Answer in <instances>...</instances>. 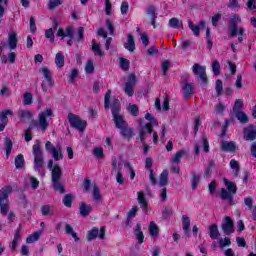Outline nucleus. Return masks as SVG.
<instances>
[{
  "label": "nucleus",
  "mask_w": 256,
  "mask_h": 256,
  "mask_svg": "<svg viewBox=\"0 0 256 256\" xmlns=\"http://www.w3.org/2000/svg\"><path fill=\"white\" fill-rule=\"evenodd\" d=\"M84 33H85V29L83 27H79L77 30L76 41L78 42L82 41Z\"/></svg>",
  "instance_id": "nucleus-64"
},
{
  "label": "nucleus",
  "mask_w": 256,
  "mask_h": 256,
  "mask_svg": "<svg viewBox=\"0 0 256 256\" xmlns=\"http://www.w3.org/2000/svg\"><path fill=\"white\" fill-rule=\"evenodd\" d=\"M33 103V94L26 93L24 94V105H32Z\"/></svg>",
  "instance_id": "nucleus-59"
},
{
  "label": "nucleus",
  "mask_w": 256,
  "mask_h": 256,
  "mask_svg": "<svg viewBox=\"0 0 256 256\" xmlns=\"http://www.w3.org/2000/svg\"><path fill=\"white\" fill-rule=\"evenodd\" d=\"M124 47L127 51H130V53L135 51V38H133V35L128 34V41L124 44Z\"/></svg>",
  "instance_id": "nucleus-27"
},
{
  "label": "nucleus",
  "mask_w": 256,
  "mask_h": 256,
  "mask_svg": "<svg viewBox=\"0 0 256 256\" xmlns=\"http://www.w3.org/2000/svg\"><path fill=\"white\" fill-rule=\"evenodd\" d=\"M230 115H235L236 119H238L240 123H243V124L249 123V117L247 116V114H245V112H243V110L230 113Z\"/></svg>",
  "instance_id": "nucleus-25"
},
{
  "label": "nucleus",
  "mask_w": 256,
  "mask_h": 256,
  "mask_svg": "<svg viewBox=\"0 0 256 256\" xmlns=\"http://www.w3.org/2000/svg\"><path fill=\"white\" fill-rule=\"evenodd\" d=\"M97 237H99L102 240L105 239V226H102L100 228V233H99V228H96V227L88 231V235H87L88 241H93V239H97Z\"/></svg>",
  "instance_id": "nucleus-9"
},
{
  "label": "nucleus",
  "mask_w": 256,
  "mask_h": 256,
  "mask_svg": "<svg viewBox=\"0 0 256 256\" xmlns=\"http://www.w3.org/2000/svg\"><path fill=\"white\" fill-rule=\"evenodd\" d=\"M182 227L185 233H189V227H191V218H189V216H182Z\"/></svg>",
  "instance_id": "nucleus-35"
},
{
  "label": "nucleus",
  "mask_w": 256,
  "mask_h": 256,
  "mask_svg": "<svg viewBox=\"0 0 256 256\" xmlns=\"http://www.w3.org/2000/svg\"><path fill=\"white\" fill-rule=\"evenodd\" d=\"M13 188L11 186H4L0 190V213L1 215H7L9 213V195H11Z\"/></svg>",
  "instance_id": "nucleus-1"
},
{
  "label": "nucleus",
  "mask_w": 256,
  "mask_h": 256,
  "mask_svg": "<svg viewBox=\"0 0 256 256\" xmlns=\"http://www.w3.org/2000/svg\"><path fill=\"white\" fill-rule=\"evenodd\" d=\"M230 167L234 171V177H239V171H241V166L239 165V161L232 159L230 161Z\"/></svg>",
  "instance_id": "nucleus-34"
},
{
  "label": "nucleus",
  "mask_w": 256,
  "mask_h": 256,
  "mask_svg": "<svg viewBox=\"0 0 256 256\" xmlns=\"http://www.w3.org/2000/svg\"><path fill=\"white\" fill-rule=\"evenodd\" d=\"M135 87L133 86H128L127 84H124V91L126 93V95H128V97H133V95L135 94Z\"/></svg>",
  "instance_id": "nucleus-57"
},
{
  "label": "nucleus",
  "mask_w": 256,
  "mask_h": 256,
  "mask_svg": "<svg viewBox=\"0 0 256 256\" xmlns=\"http://www.w3.org/2000/svg\"><path fill=\"white\" fill-rule=\"evenodd\" d=\"M148 230L152 237H157V235H159V226L153 221L150 222Z\"/></svg>",
  "instance_id": "nucleus-36"
},
{
  "label": "nucleus",
  "mask_w": 256,
  "mask_h": 256,
  "mask_svg": "<svg viewBox=\"0 0 256 256\" xmlns=\"http://www.w3.org/2000/svg\"><path fill=\"white\" fill-rule=\"evenodd\" d=\"M57 27H59V22L54 19L52 22V28L45 31V37L46 39H50V43H55V30H57Z\"/></svg>",
  "instance_id": "nucleus-11"
},
{
  "label": "nucleus",
  "mask_w": 256,
  "mask_h": 256,
  "mask_svg": "<svg viewBox=\"0 0 256 256\" xmlns=\"http://www.w3.org/2000/svg\"><path fill=\"white\" fill-rule=\"evenodd\" d=\"M212 71L214 75H221V64H219L218 60L212 62Z\"/></svg>",
  "instance_id": "nucleus-48"
},
{
  "label": "nucleus",
  "mask_w": 256,
  "mask_h": 256,
  "mask_svg": "<svg viewBox=\"0 0 256 256\" xmlns=\"http://www.w3.org/2000/svg\"><path fill=\"white\" fill-rule=\"evenodd\" d=\"M55 64L57 67L61 68L65 65V55H63V52H58L55 57Z\"/></svg>",
  "instance_id": "nucleus-37"
},
{
  "label": "nucleus",
  "mask_w": 256,
  "mask_h": 256,
  "mask_svg": "<svg viewBox=\"0 0 256 256\" xmlns=\"http://www.w3.org/2000/svg\"><path fill=\"white\" fill-rule=\"evenodd\" d=\"M203 147V150L205 153H209V141L207 140L206 136L202 137V140L199 141L195 146V153L196 155H199V149Z\"/></svg>",
  "instance_id": "nucleus-14"
},
{
  "label": "nucleus",
  "mask_w": 256,
  "mask_h": 256,
  "mask_svg": "<svg viewBox=\"0 0 256 256\" xmlns=\"http://www.w3.org/2000/svg\"><path fill=\"white\" fill-rule=\"evenodd\" d=\"M201 181V176L197 174H193L192 176V189L195 191L197 189V185H199V182Z\"/></svg>",
  "instance_id": "nucleus-56"
},
{
  "label": "nucleus",
  "mask_w": 256,
  "mask_h": 256,
  "mask_svg": "<svg viewBox=\"0 0 256 256\" xmlns=\"http://www.w3.org/2000/svg\"><path fill=\"white\" fill-rule=\"evenodd\" d=\"M92 51L99 57H103L104 55V53L101 51V45L97 44L95 40L92 41Z\"/></svg>",
  "instance_id": "nucleus-43"
},
{
  "label": "nucleus",
  "mask_w": 256,
  "mask_h": 256,
  "mask_svg": "<svg viewBox=\"0 0 256 256\" xmlns=\"http://www.w3.org/2000/svg\"><path fill=\"white\" fill-rule=\"evenodd\" d=\"M239 23H241V16L239 15H232L228 20L229 33L232 37H237V33L243 37L245 29H243V27L238 28L237 25H239Z\"/></svg>",
  "instance_id": "nucleus-2"
},
{
  "label": "nucleus",
  "mask_w": 256,
  "mask_h": 256,
  "mask_svg": "<svg viewBox=\"0 0 256 256\" xmlns=\"http://www.w3.org/2000/svg\"><path fill=\"white\" fill-rule=\"evenodd\" d=\"M129 65H130L129 60L125 58L120 59V67L121 69H123V71H129Z\"/></svg>",
  "instance_id": "nucleus-58"
},
{
  "label": "nucleus",
  "mask_w": 256,
  "mask_h": 256,
  "mask_svg": "<svg viewBox=\"0 0 256 256\" xmlns=\"http://www.w3.org/2000/svg\"><path fill=\"white\" fill-rule=\"evenodd\" d=\"M147 133H153V128H151V124H146L145 126L140 127L139 137L141 143H145V139H147Z\"/></svg>",
  "instance_id": "nucleus-13"
},
{
  "label": "nucleus",
  "mask_w": 256,
  "mask_h": 256,
  "mask_svg": "<svg viewBox=\"0 0 256 256\" xmlns=\"http://www.w3.org/2000/svg\"><path fill=\"white\" fill-rule=\"evenodd\" d=\"M169 25L173 29H179V27H183V22H180L177 18H171L169 20Z\"/></svg>",
  "instance_id": "nucleus-49"
},
{
  "label": "nucleus",
  "mask_w": 256,
  "mask_h": 256,
  "mask_svg": "<svg viewBox=\"0 0 256 256\" xmlns=\"http://www.w3.org/2000/svg\"><path fill=\"white\" fill-rule=\"evenodd\" d=\"M48 169L51 171V180L52 181H58L61 180L63 177V170L61 169V166L59 164L53 165V160L48 161Z\"/></svg>",
  "instance_id": "nucleus-7"
},
{
  "label": "nucleus",
  "mask_w": 256,
  "mask_h": 256,
  "mask_svg": "<svg viewBox=\"0 0 256 256\" xmlns=\"http://www.w3.org/2000/svg\"><path fill=\"white\" fill-rule=\"evenodd\" d=\"M40 73L43 74V77L46 79L48 83V87H54L55 82L53 81V76L51 75V70L47 67H43L40 69Z\"/></svg>",
  "instance_id": "nucleus-15"
},
{
  "label": "nucleus",
  "mask_w": 256,
  "mask_h": 256,
  "mask_svg": "<svg viewBox=\"0 0 256 256\" xmlns=\"http://www.w3.org/2000/svg\"><path fill=\"white\" fill-rule=\"evenodd\" d=\"M224 185H226V191L236 195L237 194V184L235 182H229L226 178H224Z\"/></svg>",
  "instance_id": "nucleus-30"
},
{
  "label": "nucleus",
  "mask_w": 256,
  "mask_h": 256,
  "mask_svg": "<svg viewBox=\"0 0 256 256\" xmlns=\"http://www.w3.org/2000/svg\"><path fill=\"white\" fill-rule=\"evenodd\" d=\"M120 135H122L124 139L130 141L132 137H135V132L133 131V128L129 127L127 124L126 126L120 128Z\"/></svg>",
  "instance_id": "nucleus-16"
},
{
  "label": "nucleus",
  "mask_w": 256,
  "mask_h": 256,
  "mask_svg": "<svg viewBox=\"0 0 256 256\" xmlns=\"http://www.w3.org/2000/svg\"><path fill=\"white\" fill-rule=\"evenodd\" d=\"M111 90H108L104 97V108L105 109H111L112 115H118L121 111V102H119V99L114 98L112 99L111 103Z\"/></svg>",
  "instance_id": "nucleus-3"
},
{
  "label": "nucleus",
  "mask_w": 256,
  "mask_h": 256,
  "mask_svg": "<svg viewBox=\"0 0 256 256\" xmlns=\"http://www.w3.org/2000/svg\"><path fill=\"white\" fill-rule=\"evenodd\" d=\"M134 235L138 240V243L141 245L145 241V235H143V231H141V224L137 223L134 229Z\"/></svg>",
  "instance_id": "nucleus-23"
},
{
  "label": "nucleus",
  "mask_w": 256,
  "mask_h": 256,
  "mask_svg": "<svg viewBox=\"0 0 256 256\" xmlns=\"http://www.w3.org/2000/svg\"><path fill=\"white\" fill-rule=\"evenodd\" d=\"M138 203L141 205L143 211H147V200L145 199V193L138 192Z\"/></svg>",
  "instance_id": "nucleus-38"
},
{
  "label": "nucleus",
  "mask_w": 256,
  "mask_h": 256,
  "mask_svg": "<svg viewBox=\"0 0 256 256\" xmlns=\"http://www.w3.org/2000/svg\"><path fill=\"white\" fill-rule=\"evenodd\" d=\"M208 231L211 239H219V227L217 224L210 225Z\"/></svg>",
  "instance_id": "nucleus-26"
},
{
  "label": "nucleus",
  "mask_w": 256,
  "mask_h": 256,
  "mask_svg": "<svg viewBox=\"0 0 256 256\" xmlns=\"http://www.w3.org/2000/svg\"><path fill=\"white\" fill-rule=\"evenodd\" d=\"M183 91H184V97L186 99H191V97L193 96V93H195V88L193 87V84L185 83L183 87Z\"/></svg>",
  "instance_id": "nucleus-24"
},
{
  "label": "nucleus",
  "mask_w": 256,
  "mask_h": 256,
  "mask_svg": "<svg viewBox=\"0 0 256 256\" xmlns=\"http://www.w3.org/2000/svg\"><path fill=\"white\" fill-rule=\"evenodd\" d=\"M183 155H185V150L178 151L173 159H171V163L179 164L181 163V159L183 158Z\"/></svg>",
  "instance_id": "nucleus-46"
},
{
  "label": "nucleus",
  "mask_w": 256,
  "mask_h": 256,
  "mask_svg": "<svg viewBox=\"0 0 256 256\" xmlns=\"http://www.w3.org/2000/svg\"><path fill=\"white\" fill-rule=\"evenodd\" d=\"M39 237H41V232H34L27 237L26 243H35V241H39Z\"/></svg>",
  "instance_id": "nucleus-51"
},
{
  "label": "nucleus",
  "mask_w": 256,
  "mask_h": 256,
  "mask_svg": "<svg viewBox=\"0 0 256 256\" xmlns=\"http://www.w3.org/2000/svg\"><path fill=\"white\" fill-rule=\"evenodd\" d=\"M233 195L229 190L222 188L220 190V197L224 201H228L229 205H235V200L233 199Z\"/></svg>",
  "instance_id": "nucleus-17"
},
{
  "label": "nucleus",
  "mask_w": 256,
  "mask_h": 256,
  "mask_svg": "<svg viewBox=\"0 0 256 256\" xmlns=\"http://www.w3.org/2000/svg\"><path fill=\"white\" fill-rule=\"evenodd\" d=\"M73 199H75L73 194H66L62 200L65 207H71Z\"/></svg>",
  "instance_id": "nucleus-44"
},
{
  "label": "nucleus",
  "mask_w": 256,
  "mask_h": 256,
  "mask_svg": "<svg viewBox=\"0 0 256 256\" xmlns=\"http://www.w3.org/2000/svg\"><path fill=\"white\" fill-rule=\"evenodd\" d=\"M221 227L225 235H231V233H235V229L233 228V220L229 216L225 217V221L222 223Z\"/></svg>",
  "instance_id": "nucleus-10"
},
{
  "label": "nucleus",
  "mask_w": 256,
  "mask_h": 256,
  "mask_svg": "<svg viewBox=\"0 0 256 256\" xmlns=\"http://www.w3.org/2000/svg\"><path fill=\"white\" fill-rule=\"evenodd\" d=\"M17 115L22 123L30 121V119H33V112H31L30 110L21 109L18 111Z\"/></svg>",
  "instance_id": "nucleus-18"
},
{
  "label": "nucleus",
  "mask_w": 256,
  "mask_h": 256,
  "mask_svg": "<svg viewBox=\"0 0 256 256\" xmlns=\"http://www.w3.org/2000/svg\"><path fill=\"white\" fill-rule=\"evenodd\" d=\"M12 149H13V141H11V138H5V151H6L7 159H9V155H11Z\"/></svg>",
  "instance_id": "nucleus-39"
},
{
  "label": "nucleus",
  "mask_w": 256,
  "mask_h": 256,
  "mask_svg": "<svg viewBox=\"0 0 256 256\" xmlns=\"http://www.w3.org/2000/svg\"><path fill=\"white\" fill-rule=\"evenodd\" d=\"M219 245H220V247L221 248H223V247H229V245H231V239L230 238H221L220 240H219Z\"/></svg>",
  "instance_id": "nucleus-62"
},
{
  "label": "nucleus",
  "mask_w": 256,
  "mask_h": 256,
  "mask_svg": "<svg viewBox=\"0 0 256 256\" xmlns=\"http://www.w3.org/2000/svg\"><path fill=\"white\" fill-rule=\"evenodd\" d=\"M113 116V121L116 125L117 129H123V127L127 126V121L123 118V115L119 114H114Z\"/></svg>",
  "instance_id": "nucleus-19"
},
{
  "label": "nucleus",
  "mask_w": 256,
  "mask_h": 256,
  "mask_svg": "<svg viewBox=\"0 0 256 256\" xmlns=\"http://www.w3.org/2000/svg\"><path fill=\"white\" fill-rule=\"evenodd\" d=\"M41 213L44 217H47V215H51V213H53V206H51V205L42 206Z\"/></svg>",
  "instance_id": "nucleus-53"
},
{
  "label": "nucleus",
  "mask_w": 256,
  "mask_h": 256,
  "mask_svg": "<svg viewBox=\"0 0 256 256\" xmlns=\"http://www.w3.org/2000/svg\"><path fill=\"white\" fill-rule=\"evenodd\" d=\"M92 209H93V207H91V205H87V203H85V202L80 203L79 211H80V215L82 217H88V215H90Z\"/></svg>",
  "instance_id": "nucleus-22"
},
{
  "label": "nucleus",
  "mask_w": 256,
  "mask_h": 256,
  "mask_svg": "<svg viewBox=\"0 0 256 256\" xmlns=\"http://www.w3.org/2000/svg\"><path fill=\"white\" fill-rule=\"evenodd\" d=\"M34 155V169L35 171H41L43 165H45V159L43 157V150H41V144L36 143L32 147Z\"/></svg>",
  "instance_id": "nucleus-4"
},
{
  "label": "nucleus",
  "mask_w": 256,
  "mask_h": 256,
  "mask_svg": "<svg viewBox=\"0 0 256 256\" xmlns=\"http://www.w3.org/2000/svg\"><path fill=\"white\" fill-rule=\"evenodd\" d=\"M146 13L151 19H157V8L154 5L148 6Z\"/></svg>",
  "instance_id": "nucleus-40"
},
{
  "label": "nucleus",
  "mask_w": 256,
  "mask_h": 256,
  "mask_svg": "<svg viewBox=\"0 0 256 256\" xmlns=\"http://www.w3.org/2000/svg\"><path fill=\"white\" fill-rule=\"evenodd\" d=\"M51 155L54 159V161H61L63 159V148L61 146H56V148H52Z\"/></svg>",
  "instance_id": "nucleus-21"
},
{
  "label": "nucleus",
  "mask_w": 256,
  "mask_h": 256,
  "mask_svg": "<svg viewBox=\"0 0 256 256\" xmlns=\"http://www.w3.org/2000/svg\"><path fill=\"white\" fill-rule=\"evenodd\" d=\"M192 71L194 75H198V78L207 85V72L205 66H201V64H194L192 67Z\"/></svg>",
  "instance_id": "nucleus-8"
},
{
  "label": "nucleus",
  "mask_w": 256,
  "mask_h": 256,
  "mask_svg": "<svg viewBox=\"0 0 256 256\" xmlns=\"http://www.w3.org/2000/svg\"><path fill=\"white\" fill-rule=\"evenodd\" d=\"M52 187L54 191H59L61 194L65 193V186H63L61 180H52Z\"/></svg>",
  "instance_id": "nucleus-33"
},
{
  "label": "nucleus",
  "mask_w": 256,
  "mask_h": 256,
  "mask_svg": "<svg viewBox=\"0 0 256 256\" xmlns=\"http://www.w3.org/2000/svg\"><path fill=\"white\" fill-rule=\"evenodd\" d=\"M167 183H169V172L167 170H164L160 174L159 186L160 187H165V185H167Z\"/></svg>",
  "instance_id": "nucleus-31"
},
{
  "label": "nucleus",
  "mask_w": 256,
  "mask_h": 256,
  "mask_svg": "<svg viewBox=\"0 0 256 256\" xmlns=\"http://www.w3.org/2000/svg\"><path fill=\"white\" fill-rule=\"evenodd\" d=\"M119 170L116 174V181L119 185H123L125 183V178H123V172H121V163L118 164Z\"/></svg>",
  "instance_id": "nucleus-52"
},
{
  "label": "nucleus",
  "mask_w": 256,
  "mask_h": 256,
  "mask_svg": "<svg viewBox=\"0 0 256 256\" xmlns=\"http://www.w3.org/2000/svg\"><path fill=\"white\" fill-rule=\"evenodd\" d=\"M52 115H53V110L51 109H46L39 114L38 122H39V127L41 131L43 132L47 131V127H49V122L47 121V117H52Z\"/></svg>",
  "instance_id": "nucleus-6"
},
{
  "label": "nucleus",
  "mask_w": 256,
  "mask_h": 256,
  "mask_svg": "<svg viewBox=\"0 0 256 256\" xmlns=\"http://www.w3.org/2000/svg\"><path fill=\"white\" fill-rule=\"evenodd\" d=\"M68 121L74 129H77L80 132L85 131V128L87 127V121L82 120L79 116L69 113L68 114Z\"/></svg>",
  "instance_id": "nucleus-5"
},
{
  "label": "nucleus",
  "mask_w": 256,
  "mask_h": 256,
  "mask_svg": "<svg viewBox=\"0 0 256 256\" xmlns=\"http://www.w3.org/2000/svg\"><path fill=\"white\" fill-rule=\"evenodd\" d=\"M235 149H237V146L235 145V142L223 141L221 143V151H225V152H228V153H233V152H235Z\"/></svg>",
  "instance_id": "nucleus-20"
},
{
  "label": "nucleus",
  "mask_w": 256,
  "mask_h": 256,
  "mask_svg": "<svg viewBox=\"0 0 256 256\" xmlns=\"http://www.w3.org/2000/svg\"><path fill=\"white\" fill-rule=\"evenodd\" d=\"M188 27L194 33L195 37H199L201 28L195 25L191 20L188 21Z\"/></svg>",
  "instance_id": "nucleus-42"
},
{
  "label": "nucleus",
  "mask_w": 256,
  "mask_h": 256,
  "mask_svg": "<svg viewBox=\"0 0 256 256\" xmlns=\"http://www.w3.org/2000/svg\"><path fill=\"white\" fill-rule=\"evenodd\" d=\"M92 197L94 201H101L103 199V195L101 194V190L97 184H93Z\"/></svg>",
  "instance_id": "nucleus-29"
},
{
  "label": "nucleus",
  "mask_w": 256,
  "mask_h": 256,
  "mask_svg": "<svg viewBox=\"0 0 256 256\" xmlns=\"http://www.w3.org/2000/svg\"><path fill=\"white\" fill-rule=\"evenodd\" d=\"M7 115H13V111L6 110V111L0 113V121H2V123H5V125H7V121H9L7 119Z\"/></svg>",
  "instance_id": "nucleus-54"
},
{
  "label": "nucleus",
  "mask_w": 256,
  "mask_h": 256,
  "mask_svg": "<svg viewBox=\"0 0 256 256\" xmlns=\"http://www.w3.org/2000/svg\"><path fill=\"white\" fill-rule=\"evenodd\" d=\"M93 153L97 159H103V148L98 147L94 148Z\"/></svg>",
  "instance_id": "nucleus-63"
},
{
  "label": "nucleus",
  "mask_w": 256,
  "mask_h": 256,
  "mask_svg": "<svg viewBox=\"0 0 256 256\" xmlns=\"http://www.w3.org/2000/svg\"><path fill=\"white\" fill-rule=\"evenodd\" d=\"M65 233H67V235H71L73 239H75V241H79L77 233L73 230V226H71L70 224H66Z\"/></svg>",
  "instance_id": "nucleus-41"
},
{
  "label": "nucleus",
  "mask_w": 256,
  "mask_h": 256,
  "mask_svg": "<svg viewBox=\"0 0 256 256\" xmlns=\"http://www.w3.org/2000/svg\"><path fill=\"white\" fill-rule=\"evenodd\" d=\"M59 5H63V0H49L48 9L49 11H53Z\"/></svg>",
  "instance_id": "nucleus-47"
},
{
  "label": "nucleus",
  "mask_w": 256,
  "mask_h": 256,
  "mask_svg": "<svg viewBox=\"0 0 256 256\" xmlns=\"http://www.w3.org/2000/svg\"><path fill=\"white\" fill-rule=\"evenodd\" d=\"M245 141H255L256 139V126L250 125L244 128Z\"/></svg>",
  "instance_id": "nucleus-12"
},
{
  "label": "nucleus",
  "mask_w": 256,
  "mask_h": 256,
  "mask_svg": "<svg viewBox=\"0 0 256 256\" xmlns=\"http://www.w3.org/2000/svg\"><path fill=\"white\" fill-rule=\"evenodd\" d=\"M8 44L10 49H17V33H15V31L10 32Z\"/></svg>",
  "instance_id": "nucleus-28"
},
{
  "label": "nucleus",
  "mask_w": 256,
  "mask_h": 256,
  "mask_svg": "<svg viewBox=\"0 0 256 256\" xmlns=\"http://www.w3.org/2000/svg\"><path fill=\"white\" fill-rule=\"evenodd\" d=\"M85 71L86 73H93V71H95V66L93 65V61L91 59L88 60V63L85 67Z\"/></svg>",
  "instance_id": "nucleus-60"
},
{
  "label": "nucleus",
  "mask_w": 256,
  "mask_h": 256,
  "mask_svg": "<svg viewBox=\"0 0 256 256\" xmlns=\"http://www.w3.org/2000/svg\"><path fill=\"white\" fill-rule=\"evenodd\" d=\"M169 69H171V62H169V60L162 62L163 75H167V71H169Z\"/></svg>",
  "instance_id": "nucleus-61"
},
{
  "label": "nucleus",
  "mask_w": 256,
  "mask_h": 256,
  "mask_svg": "<svg viewBox=\"0 0 256 256\" xmlns=\"http://www.w3.org/2000/svg\"><path fill=\"white\" fill-rule=\"evenodd\" d=\"M239 111H243V100L237 99L234 103V107L231 113H237Z\"/></svg>",
  "instance_id": "nucleus-45"
},
{
  "label": "nucleus",
  "mask_w": 256,
  "mask_h": 256,
  "mask_svg": "<svg viewBox=\"0 0 256 256\" xmlns=\"http://www.w3.org/2000/svg\"><path fill=\"white\" fill-rule=\"evenodd\" d=\"M16 169H23L25 167V158L23 157V154H19L15 157L14 160Z\"/></svg>",
  "instance_id": "nucleus-32"
},
{
  "label": "nucleus",
  "mask_w": 256,
  "mask_h": 256,
  "mask_svg": "<svg viewBox=\"0 0 256 256\" xmlns=\"http://www.w3.org/2000/svg\"><path fill=\"white\" fill-rule=\"evenodd\" d=\"M125 85H128L129 87H135L137 85V76L135 74H130Z\"/></svg>",
  "instance_id": "nucleus-50"
},
{
  "label": "nucleus",
  "mask_w": 256,
  "mask_h": 256,
  "mask_svg": "<svg viewBox=\"0 0 256 256\" xmlns=\"http://www.w3.org/2000/svg\"><path fill=\"white\" fill-rule=\"evenodd\" d=\"M128 111L133 115L134 117H139V107L136 106V104L129 105L128 106Z\"/></svg>",
  "instance_id": "nucleus-55"
}]
</instances>
